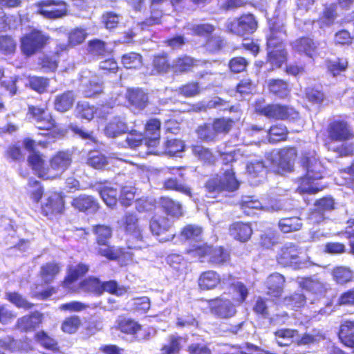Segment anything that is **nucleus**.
<instances>
[{
	"mask_svg": "<svg viewBox=\"0 0 354 354\" xmlns=\"http://www.w3.org/2000/svg\"><path fill=\"white\" fill-rule=\"evenodd\" d=\"M220 178L224 192H234L239 187V182L232 169L225 170Z\"/></svg>",
	"mask_w": 354,
	"mask_h": 354,
	"instance_id": "nucleus-52",
	"label": "nucleus"
},
{
	"mask_svg": "<svg viewBox=\"0 0 354 354\" xmlns=\"http://www.w3.org/2000/svg\"><path fill=\"white\" fill-rule=\"evenodd\" d=\"M104 133L109 138H115L128 132L127 122L120 117H114L104 127Z\"/></svg>",
	"mask_w": 354,
	"mask_h": 354,
	"instance_id": "nucleus-35",
	"label": "nucleus"
},
{
	"mask_svg": "<svg viewBox=\"0 0 354 354\" xmlns=\"http://www.w3.org/2000/svg\"><path fill=\"white\" fill-rule=\"evenodd\" d=\"M255 112L272 120L295 122L300 118L299 112L293 106L280 103L258 105Z\"/></svg>",
	"mask_w": 354,
	"mask_h": 354,
	"instance_id": "nucleus-7",
	"label": "nucleus"
},
{
	"mask_svg": "<svg viewBox=\"0 0 354 354\" xmlns=\"http://www.w3.org/2000/svg\"><path fill=\"white\" fill-rule=\"evenodd\" d=\"M71 204L75 209L81 212H95L100 208L97 200L95 197L84 194L73 197Z\"/></svg>",
	"mask_w": 354,
	"mask_h": 354,
	"instance_id": "nucleus-23",
	"label": "nucleus"
},
{
	"mask_svg": "<svg viewBox=\"0 0 354 354\" xmlns=\"http://www.w3.org/2000/svg\"><path fill=\"white\" fill-rule=\"evenodd\" d=\"M50 36L44 30L33 28L22 35L19 39V48L25 57H30L43 50L50 44Z\"/></svg>",
	"mask_w": 354,
	"mask_h": 354,
	"instance_id": "nucleus-4",
	"label": "nucleus"
},
{
	"mask_svg": "<svg viewBox=\"0 0 354 354\" xmlns=\"http://www.w3.org/2000/svg\"><path fill=\"white\" fill-rule=\"evenodd\" d=\"M49 86L50 79L48 77L32 76L28 79V87L39 94L46 93Z\"/></svg>",
	"mask_w": 354,
	"mask_h": 354,
	"instance_id": "nucleus-54",
	"label": "nucleus"
},
{
	"mask_svg": "<svg viewBox=\"0 0 354 354\" xmlns=\"http://www.w3.org/2000/svg\"><path fill=\"white\" fill-rule=\"evenodd\" d=\"M17 42L10 35H0V53L4 55H14L17 50Z\"/></svg>",
	"mask_w": 354,
	"mask_h": 354,
	"instance_id": "nucleus-57",
	"label": "nucleus"
},
{
	"mask_svg": "<svg viewBox=\"0 0 354 354\" xmlns=\"http://www.w3.org/2000/svg\"><path fill=\"white\" fill-rule=\"evenodd\" d=\"M98 69L103 76L115 75L120 70L117 61L113 57H109L101 61Z\"/></svg>",
	"mask_w": 354,
	"mask_h": 354,
	"instance_id": "nucleus-56",
	"label": "nucleus"
},
{
	"mask_svg": "<svg viewBox=\"0 0 354 354\" xmlns=\"http://www.w3.org/2000/svg\"><path fill=\"white\" fill-rule=\"evenodd\" d=\"M18 348L17 339L12 335L0 338V354H12Z\"/></svg>",
	"mask_w": 354,
	"mask_h": 354,
	"instance_id": "nucleus-64",
	"label": "nucleus"
},
{
	"mask_svg": "<svg viewBox=\"0 0 354 354\" xmlns=\"http://www.w3.org/2000/svg\"><path fill=\"white\" fill-rule=\"evenodd\" d=\"M207 63L208 61L197 60L189 55H182L174 59L173 68L177 73H187L192 72L195 67L203 66Z\"/></svg>",
	"mask_w": 354,
	"mask_h": 354,
	"instance_id": "nucleus-24",
	"label": "nucleus"
},
{
	"mask_svg": "<svg viewBox=\"0 0 354 354\" xmlns=\"http://www.w3.org/2000/svg\"><path fill=\"white\" fill-rule=\"evenodd\" d=\"M26 115L35 122L37 129L44 131L39 132V136L47 138L53 142L65 136L66 131L59 126L53 115L49 111L47 104H28Z\"/></svg>",
	"mask_w": 354,
	"mask_h": 354,
	"instance_id": "nucleus-2",
	"label": "nucleus"
},
{
	"mask_svg": "<svg viewBox=\"0 0 354 354\" xmlns=\"http://www.w3.org/2000/svg\"><path fill=\"white\" fill-rule=\"evenodd\" d=\"M73 153L68 149L59 150L53 154L49 159V180L59 178L71 165Z\"/></svg>",
	"mask_w": 354,
	"mask_h": 354,
	"instance_id": "nucleus-11",
	"label": "nucleus"
},
{
	"mask_svg": "<svg viewBox=\"0 0 354 354\" xmlns=\"http://www.w3.org/2000/svg\"><path fill=\"white\" fill-rule=\"evenodd\" d=\"M65 209V196L61 192H52L41 204V213L50 218L64 214Z\"/></svg>",
	"mask_w": 354,
	"mask_h": 354,
	"instance_id": "nucleus-13",
	"label": "nucleus"
},
{
	"mask_svg": "<svg viewBox=\"0 0 354 354\" xmlns=\"http://www.w3.org/2000/svg\"><path fill=\"white\" fill-rule=\"evenodd\" d=\"M231 261L230 251L223 246L213 248L209 263L214 266L221 267L230 264Z\"/></svg>",
	"mask_w": 354,
	"mask_h": 354,
	"instance_id": "nucleus-36",
	"label": "nucleus"
},
{
	"mask_svg": "<svg viewBox=\"0 0 354 354\" xmlns=\"http://www.w3.org/2000/svg\"><path fill=\"white\" fill-rule=\"evenodd\" d=\"M288 130L281 124L272 125L268 131V138L270 142L274 143L285 141L288 138Z\"/></svg>",
	"mask_w": 354,
	"mask_h": 354,
	"instance_id": "nucleus-48",
	"label": "nucleus"
},
{
	"mask_svg": "<svg viewBox=\"0 0 354 354\" xmlns=\"http://www.w3.org/2000/svg\"><path fill=\"white\" fill-rule=\"evenodd\" d=\"M107 183V180L97 182V190L105 204L113 207L118 201V191L116 187L108 185Z\"/></svg>",
	"mask_w": 354,
	"mask_h": 354,
	"instance_id": "nucleus-32",
	"label": "nucleus"
},
{
	"mask_svg": "<svg viewBox=\"0 0 354 354\" xmlns=\"http://www.w3.org/2000/svg\"><path fill=\"white\" fill-rule=\"evenodd\" d=\"M100 295L106 292L111 295L122 296L127 292V288L124 286H120L115 280L101 281Z\"/></svg>",
	"mask_w": 354,
	"mask_h": 354,
	"instance_id": "nucleus-62",
	"label": "nucleus"
},
{
	"mask_svg": "<svg viewBox=\"0 0 354 354\" xmlns=\"http://www.w3.org/2000/svg\"><path fill=\"white\" fill-rule=\"evenodd\" d=\"M319 43L308 35L297 38L292 44V48L299 54L314 58L319 54Z\"/></svg>",
	"mask_w": 354,
	"mask_h": 354,
	"instance_id": "nucleus-19",
	"label": "nucleus"
},
{
	"mask_svg": "<svg viewBox=\"0 0 354 354\" xmlns=\"http://www.w3.org/2000/svg\"><path fill=\"white\" fill-rule=\"evenodd\" d=\"M28 165L40 178L49 180L48 167H45V160L44 156L39 151L30 153L27 158Z\"/></svg>",
	"mask_w": 354,
	"mask_h": 354,
	"instance_id": "nucleus-27",
	"label": "nucleus"
},
{
	"mask_svg": "<svg viewBox=\"0 0 354 354\" xmlns=\"http://www.w3.org/2000/svg\"><path fill=\"white\" fill-rule=\"evenodd\" d=\"M59 60L56 55L52 54H46L40 57L38 61V65L45 73L55 72L58 68Z\"/></svg>",
	"mask_w": 354,
	"mask_h": 354,
	"instance_id": "nucleus-50",
	"label": "nucleus"
},
{
	"mask_svg": "<svg viewBox=\"0 0 354 354\" xmlns=\"http://www.w3.org/2000/svg\"><path fill=\"white\" fill-rule=\"evenodd\" d=\"M97 113V108L86 101H78L75 108L76 118L86 121H91Z\"/></svg>",
	"mask_w": 354,
	"mask_h": 354,
	"instance_id": "nucleus-38",
	"label": "nucleus"
},
{
	"mask_svg": "<svg viewBox=\"0 0 354 354\" xmlns=\"http://www.w3.org/2000/svg\"><path fill=\"white\" fill-rule=\"evenodd\" d=\"M170 68V64L167 54L154 55L152 62V71L154 74L167 73Z\"/></svg>",
	"mask_w": 354,
	"mask_h": 354,
	"instance_id": "nucleus-61",
	"label": "nucleus"
},
{
	"mask_svg": "<svg viewBox=\"0 0 354 354\" xmlns=\"http://www.w3.org/2000/svg\"><path fill=\"white\" fill-rule=\"evenodd\" d=\"M162 189L167 191H176L189 197L192 196V192L190 187L181 183L176 178H168L162 183Z\"/></svg>",
	"mask_w": 354,
	"mask_h": 354,
	"instance_id": "nucleus-46",
	"label": "nucleus"
},
{
	"mask_svg": "<svg viewBox=\"0 0 354 354\" xmlns=\"http://www.w3.org/2000/svg\"><path fill=\"white\" fill-rule=\"evenodd\" d=\"M299 165L307 175L321 180L328 174V168L315 150L304 151L299 158Z\"/></svg>",
	"mask_w": 354,
	"mask_h": 354,
	"instance_id": "nucleus-6",
	"label": "nucleus"
},
{
	"mask_svg": "<svg viewBox=\"0 0 354 354\" xmlns=\"http://www.w3.org/2000/svg\"><path fill=\"white\" fill-rule=\"evenodd\" d=\"M182 337L171 335L169 337L168 342L160 348V354H180L182 349Z\"/></svg>",
	"mask_w": 354,
	"mask_h": 354,
	"instance_id": "nucleus-53",
	"label": "nucleus"
},
{
	"mask_svg": "<svg viewBox=\"0 0 354 354\" xmlns=\"http://www.w3.org/2000/svg\"><path fill=\"white\" fill-rule=\"evenodd\" d=\"M333 279L337 284L345 285L353 280V271L347 266H339L333 268L331 272Z\"/></svg>",
	"mask_w": 354,
	"mask_h": 354,
	"instance_id": "nucleus-40",
	"label": "nucleus"
},
{
	"mask_svg": "<svg viewBox=\"0 0 354 354\" xmlns=\"http://www.w3.org/2000/svg\"><path fill=\"white\" fill-rule=\"evenodd\" d=\"M337 337L345 347L354 348V320L342 321L339 326Z\"/></svg>",
	"mask_w": 354,
	"mask_h": 354,
	"instance_id": "nucleus-30",
	"label": "nucleus"
},
{
	"mask_svg": "<svg viewBox=\"0 0 354 354\" xmlns=\"http://www.w3.org/2000/svg\"><path fill=\"white\" fill-rule=\"evenodd\" d=\"M317 180L304 173L295 180V183L297 185L296 191L300 194H315L318 193L322 190V188L313 185V182Z\"/></svg>",
	"mask_w": 354,
	"mask_h": 354,
	"instance_id": "nucleus-34",
	"label": "nucleus"
},
{
	"mask_svg": "<svg viewBox=\"0 0 354 354\" xmlns=\"http://www.w3.org/2000/svg\"><path fill=\"white\" fill-rule=\"evenodd\" d=\"M218 302L216 305L212 306V312L218 318L228 319L236 314L234 305L227 299L216 297L208 301V303Z\"/></svg>",
	"mask_w": 354,
	"mask_h": 354,
	"instance_id": "nucleus-25",
	"label": "nucleus"
},
{
	"mask_svg": "<svg viewBox=\"0 0 354 354\" xmlns=\"http://www.w3.org/2000/svg\"><path fill=\"white\" fill-rule=\"evenodd\" d=\"M121 63L127 69H138L143 64L142 56L136 52L125 53L121 56Z\"/></svg>",
	"mask_w": 354,
	"mask_h": 354,
	"instance_id": "nucleus-49",
	"label": "nucleus"
},
{
	"mask_svg": "<svg viewBox=\"0 0 354 354\" xmlns=\"http://www.w3.org/2000/svg\"><path fill=\"white\" fill-rule=\"evenodd\" d=\"M126 100L130 106L139 111L143 110L149 104L147 93L140 88L127 90Z\"/></svg>",
	"mask_w": 354,
	"mask_h": 354,
	"instance_id": "nucleus-29",
	"label": "nucleus"
},
{
	"mask_svg": "<svg viewBox=\"0 0 354 354\" xmlns=\"http://www.w3.org/2000/svg\"><path fill=\"white\" fill-rule=\"evenodd\" d=\"M278 160L274 167L275 174L283 175L295 170V161L298 156L297 149L295 146H286L278 151Z\"/></svg>",
	"mask_w": 354,
	"mask_h": 354,
	"instance_id": "nucleus-12",
	"label": "nucleus"
},
{
	"mask_svg": "<svg viewBox=\"0 0 354 354\" xmlns=\"http://www.w3.org/2000/svg\"><path fill=\"white\" fill-rule=\"evenodd\" d=\"M222 279L219 273L213 270L202 272L197 281L198 288L203 291L216 288L221 284Z\"/></svg>",
	"mask_w": 354,
	"mask_h": 354,
	"instance_id": "nucleus-28",
	"label": "nucleus"
},
{
	"mask_svg": "<svg viewBox=\"0 0 354 354\" xmlns=\"http://www.w3.org/2000/svg\"><path fill=\"white\" fill-rule=\"evenodd\" d=\"M34 339L46 350L52 351H57L59 350L57 342L44 330L37 332L34 335Z\"/></svg>",
	"mask_w": 354,
	"mask_h": 354,
	"instance_id": "nucleus-47",
	"label": "nucleus"
},
{
	"mask_svg": "<svg viewBox=\"0 0 354 354\" xmlns=\"http://www.w3.org/2000/svg\"><path fill=\"white\" fill-rule=\"evenodd\" d=\"M5 299L17 308L30 310L35 304L30 302L21 293L17 291H8L5 294Z\"/></svg>",
	"mask_w": 354,
	"mask_h": 354,
	"instance_id": "nucleus-45",
	"label": "nucleus"
},
{
	"mask_svg": "<svg viewBox=\"0 0 354 354\" xmlns=\"http://www.w3.org/2000/svg\"><path fill=\"white\" fill-rule=\"evenodd\" d=\"M249 64V61L245 57L235 56L229 60L227 66L231 73L237 74L246 71Z\"/></svg>",
	"mask_w": 354,
	"mask_h": 354,
	"instance_id": "nucleus-60",
	"label": "nucleus"
},
{
	"mask_svg": "<svg viewBox=\"0 0 354 354\" xmlns=\"http://www.w3.org/2000/svg\"><path fill=\"white\" fill-rule=\"evenodd\" d=\"M198 139L205 142H214L218 140V136L212 123L205 122L199 125L196 131Z\"/></svg>",
	"mask_w": 354,
	"mask_h": 354,
	"instance_id": "nucleus-44",
	"label": "nucleus"
},
{
	"mask_svg": "<svg viewBox=\"0 0 354 354\" xmlns=\"http://www.w3.org/2000/svg\"><path fill=\"white\" fill-rule=\"evenodd\" d=\"M92 230L95 236V249L97 255L109 261H116L123 254V248H116L109 244V240L113 236V230L109 225L97 224L93 226Z\"/></svg>",
	"mask_w": 354,
	"mask_h": 354,
	"instance_id": "nucleus-3",
	"label": "nucleus"
},
{
	"mask_svg": "<svg viewBox=\"0 0 354 354\" xmlns=\"http://www.w3.org/2000/svg\"><path fill=\"white\" fill-rule=\"evenodd\" d=\"M301 248L295 243H286L280 247L275 256V260L281 268H301L303 263Z\"/></svg>",
	"mask_w": 354,
	"mask_h": 354,
	"instance_id": "nucleus-9",
	"label": "nucleus"
},
{
	"mask_svg": "<svg viewBox=\"0 0 354 354\" xmlns=\"http://www.w3.org/2000/svg\"><path fill=\"white\" fill-rule=\"evenodd\" d=\"M75 99V94L72 90H66L58 93L53 100V109L59 113L68 112L73 108Z\"/></svg>",
	"mask_w": 354,
	"mask_h": 354,
	"instance_id": "nucleus-22",
	"label": "nucleus"
},
{
	"mask_svg": "<svg viewBox=\"0 0 354 354\" xmlns=\"http://www.w3.org/2000/svg\"><path fill=\"white\" fill-rule=\"evenodd\" d=\"M113 328L122 335L131 336L134 341L138 342H147L151 337L150 327H145L136 319L125 315H120L118 317Z\"/></svg>",
	"mask_w": 354,
	"mask_h": 354,
	"instance_id": "nucleus-5",
	"label": "nucleus"
},
{
	"mask_svg": "<svg viewBox=\"0 0 354 354\" xmlns=\"http://www.w3.org/2000/svg\"><path fill=\"white\" fill-rule=\"evenodd\" d=\"M203 88L198 81L191 80L181 84L176 90L178 95L185 98H194L201 95Z\"/></svg>",
	"mask_w": 354,
	"mask_h": 354,
	"instance_id": "nucleus-39",
	"label": "nucleus"
},
{
	"mask_svg": "<svg viewBox=\"0 0 354 354\" xmlns=\"http://www.w3.org/2000/svg\"><path fill=\"white\" fill-rule=\"evenodd\" d=\"M268 93L279 100H286L290 97L292 88L290 82L284 79L274 77L266 84Z\"/></svg>",
	"mask_w": 354,
	"mask_h": 354,
	"instance_id": "nucleus-18",
	"label": "nucleus"
},
{
	"mask_svg": "<svg viewBox=\"0 0 354 354\" xmlns=\"http://www.w3.org/2000/svg\"><path fill=\"white\" fill-rule=\"evenodd\" d=\"M60 271V264L55 261H50L41 266L39 275L44 282L48 284L56 278Z\"/></svg>",
	"mask_w": 354,
	"mask_h": 354,
	"instance_id": "nucleus-37",
	"label": "nucleus"
},
{
	"mask_svg": "<svg viewBox=\"0 0 354 354\" xmlns=\"http://www.w3.org/2000/svg\"><path fill=\"white\" fill-rule=\"evenodd\" d=\"M120 225L125 234L138 241H142L144 227L140 224L139 218L134 212H127L121 218Z\"/></svg>",
	"mask_w": 354,
	"mask_h": 354,
	"instance_id": "nucleus-16",
	"label": "nucleus"
},
{
	"mask_svg": "<svg viewBox=\"0 0 354 354\" xmlns=\"http://www.w3.org/2000/svg\"><path fill=\"white\" fill-rule=\"evenodd\" d=\"M82 325V320L77 315L66 317L62 322L61 330L67 334L75 333Z\"/></svg>",
	"mask_w": 354,
	"mask_h": 354,
	"instance_id": "nucleus-58",
	"label": "nucleus"
},
{
	"mask_svg": "<svg viewBox=\"0 0 354 354\" xmlns=\"http://www.w3.org/2000/svg\"><path fill=\"white\" fill-rule=\"evenodd\" d=\"M266 50V62L271 65L268 72L280 68L287 62L288 54L286 48H268Z\"/></svg>",
	"mask_w": 354,
	"mask_h": 354,
	"instance_id": "nucleus-31",
	"label": "nucleus"
},
{
	"mask_svg": "<svg viewBox=\"0 0 354 354\" xmlns=\"http://www.w3.org/2000/svg\"><path fill=\"white\" fill-rule=\"evenodd\" d=\"M326 66L328 72L333 77H336L346 71L348 62L346 58L337 57L335 60H328Z\"/></svg>",
	"mask_w": 354,
	"mask_h": 354,
	"instance_id": "nucleus-59",
	"label": "nucleus"
},
{
	"mask_svg": "<svg viewBox=\"0 0 354 354\" xmlns=\"http://www.w3.org/2000/svg\"><path fill=\"white\" fill-rule=\"evenodd\" d=\"M214 246L207 243L194 245L188 249L187 253L192 257L197 258L201 262L205 260L209 263Z\"/></svg>",
	"mask_w": 354,
	"mask_h": 354,
	"instance_id": "nucleus-43",
	"label": "nucleus"
},
{
	"mask_svg": "<svg viewBox=\"0 0 354 354\" xmlns=\"http://www.w3.org/2000/svg\"><path fill=\"white\" fill-rule=\"evenodd\" d=\"M229 234L234 240L245 243L250 239L253 230L250 223L236 221L230 225Z\"/></svg>",
	"mask_w": 354,
	"mask_h": 354,
	"instance_id": "nucleus-26",
	"label": "nucleus"
},
{
	"mask_svg": "<svg viewBox=\"0 0 354 354\" xmlns=\"http://www.w3.org/2000/svg\"><path fill=\"white\" fill-rule=\"evenodd\" d=\"M215 131L218 135L225 136L230 133L235 124L234 120L230 118H216L212 120Z\"/></svg>",
	"mask_w": 354,
	"mask_h": 354,
	"instance_id": "nucleus-51",
	"label": "nucleus"
},
{
	"mask_svg": "<svg viewBox=\"0 0 354 354\" xmlns=\"http://www.w3.org/2000/svg\"><path fill=\"white\" fill-rule=\"evenodd\" d=\"M301 227V219L296 216L282 218L278 222L279 230L284 234L298 231Z\"/></svg>",
	"mask_w": 354,
	"mask_h": 354,
	"instance_id": "nucleus-42",
	"label": "nucleus"
},
{
	"mask_svg": "<svg viewBox=\"0 0 354 354\" xmlns=\"http://www.w3.org/2000/svg\"><path fill=\"white\" fill-rule=\"evenodd\" d=\"M301 286L303 289L316 295L322 294L326 290L324 285L322 281L310 277L304 278L301 283Z\"/></svg>",
	"mask_w": 354,
	"mask_h": 354,
	"instance_id": "nucleus-63",
	"label": "nucleus"
},
{
	"mask_svg": "<svg viewBox=\"0 0 354 354\" xmlns=\"http://www.w3.org/2000/svg\"><path fill=\"white\" fill-rule=\"evenodd\" d=\"M89 270V266L84 263H79L76 266H71L67 268L66 274L61 281L63 288L71 293L78 292L77 286H74L75 283L83 277Z\"/></svg>",
	"mask_w": 354,
	"mask_h": 354,
	"instance_id": "nucleus-14",
	"label": "nucleus"
},
{
	"mask_svg": "<svg viewBox=\"0 0 354 354\" xmlns=\"http://www.w3.org/2000/svg\"><path fill=\"white\" fill-rule=\"evenodd\" d=\"M192 150L194 154L198 158L199 160L203 162L204 165H214L216 158L209 148L196 145L192 148Z\"/></svg>",
	"mask_w": 354,
	"mask_h": 354,
	"instance_id": "nucleus-55",
	"label": "nucleus"
},
{
	"mask_svg": "<svg viewBox=\"0 0 354 354\" xmlns=\"http://www.w3.org/2000/svg\"><path fill=\"white\" fill-rule=\"evenodd\" d=\"M158 204L161 209L167 216L178 218L183 215V207L181 203L169 196L160 197Z\"/></svg>",
	"mask_w": 354,
	"mask_h": 354,
	"instance_id": "nucleus-33",
	"label": "nucleus"
},
{
	"mask_svg": "<svg viewBox=\"0 0 354 354\" xmlns=\"http://www.w3.org/2000/svg\"><path fill=\"white\" fill-rule=\"evenodd\" d=\"M172 225L169 219L164 216H153L149 221V229L151 233L157 236L169 232L164 241H169L175 236V233L171 232Z\"/></svg>",
	"mask_w": 354,
	"mask_h": 354,
	"instance_id": "nucleus-21",
	"label": "nucleus"
},
{
	"mask_svg": "<svg viewBox=\"0 0 354 354\" xmlns=\"http://www.w3.org/2000/svg\"><path fill=\"white\" fill-rule=\"evenodd\" d=\"M78 291L80 290L83 292L92 294L95 296H100L101 292V281L96 277H88L82 279L78 286Z\"/></svg>",
	"mask_w": 354,
	"mask_h": 354,
	"instance_id": "nucleus-41",
	"label": "nucleus"
},
{
	"mask_svg": "<svg viewBox=\"0 0 354 354\" xmlns=\"http://www.w3.org/2000/svg\"><path fill=\"white\" fill-rule=\"evenodd\" d=\"M259 27L258 20L254 14L244 12L228 21L226 29L228 32L239 36L252 35Z\"/></svg>",
	"mask_w": 354,
	"mask_h": 354,
	"instance_id": "nucleus-8",
	"label": "nucleus"
},
{
	"mask_svg": "<svg viewBox=\"0 0 354 354\" xmlns=\"http://www.w3.org/2000/svg\"><path fill=\"white\" fill-rule=\"evenodd\" d=\"M43 320L44 315L35 310L18 318L14 328L22 333L32 332L41 326Z\"/></svg>",
	"mask_w": 354,
	"mask_h": 354,
	"instance_id": "nucleus-17",
	"label": "nucleus"
},
{
	"mask_svg": "<svg viewBox=\"0 0 354 354\" xmlns=\"http://www.w3.org/2000/svg\"><path fill=\"white\" fill-rule=\"evenodd\" d=\"M286 36V31L283 26L276 22H272L268 26V32L266 36V46L268 48H286L284 37Z\"/></svg>",
	"mask_w": 354,
	"mask_h": 354,
	"instance_id": "nucleus-20",
	"label": "nucleus"
},
{
	"mask_svg": "<svg viewBox=\"0 0 354 354\" xmlns=\"http://www.w3.org/2000/svg\"><path fill=\"white\" fill-rule=\"evenodd\" d=\"M353 138V128L349 122L341 115L339 118L332 117L323 133V141L325 146L334 142L342 143L333 149L338 157L341 158L352 156L354 154V144L346 142Z\"/></svg>",
	"mask_w": 354,
	"mask_h": 354,
	"instance_id": "nucleus-1",
	"label": "nucleus"
},
{
	"mask_svg": "<svg viewBox=\"0 0 354 354\" xmlns=\"http://www.w3.org/2000/svg\"><path fill=\"white\" fill-rule=\"evenodd\" d=\"M286 277L281 273L273 272L268 275L265 286L266 295L272 301L281 299L286 286Z\"/></svg>",
	"mask_w": 354,
	"mask_h": 354,
	"instance_id": "nucleus-15",
	"label": "nucleus"
},
{
	"mask_svg": "<svg viewBox=\"0 0 354 354\" xmlns=\"http://www.w3.org/2000/svg\"><path fill=\"white\" fill-rule=\"evenodd\" d=\"M35 6L37 12L47 19L55 20L69 15L68 5L64 0H40Z\"/></svg>",
	"mask_w": 354,
	"mask_h": 354,
	"instance_id": "nucleus-10",
	"label": "nucleus"
}]
</instances>
